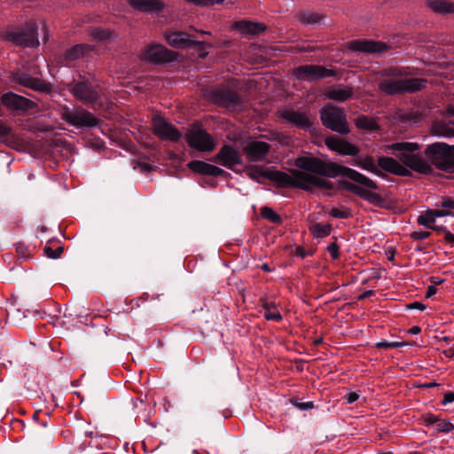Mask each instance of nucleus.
<instances>
[{
    "mask_svg": "<svg viewBox=\"0 0 454 454\" xmlns=\"http://www.w3.org/2000/svg\"><path fill=\"white\" fill-rule=\"evenodd\" d=\"M294 165L299 168L291 169V175L279 170L261 166H251L247 168V176L259 182L261 177L267 178L280 187L298 188L306 192H313L315 188L333 190V184L321 176L334 178L347 177L370 190H378V184L362 173L330 160H323L317 157L300 156L295 159Z\"/></svg>",
    "mask_w": 454,
    "mask_h": 454,
    "instance_id": "f257e3e1",
    "label": "nucleus"
},
{
    "mask_svg": "<svg viewBox=\"0 0 454 454\" xmlns=\"http://www.w3.org/2000/svg\"><path fill=\"white\" fill-rule=\"evenodd\" d=\"M419 145L412 142H396L387 146V152L394 154L404 166L424 175L433 172L432 166L437 169L454 173V145L435 142L427 146L424 154L427 160L414 153Z\"/></svg>",
    "mask_w": 454,
    "mask_h": 454,
    "instance_id": "f03ea898",
    "label": "nucleus"
},
{
    "mask_svg": "<svg viewBox=\"0 0 454 454\" xmlns=\"http://www.w3.org/2000/svg\"><path fill=\"white\" fill-rule=\"evenodd\" d=\"M38 27L35 21L30 20L24 23L11 25L3 32V38L17 46L36 48L39 46Z\"/></svg>",
    "mask_w": 454,
    "mask_h": 454,
    "instance_id": "7ed1b4c3",
    "label": "nucleus"
},
{
    "mask_svg": "<svg viewBox=\"0 0 454 454\" xmlns=\"http://www.w3.org/2000/svg\"><path fill=\"white\" fill-rule=\"evenodd\" d=\"M207 98L213 104L230 112H240L245 106L246 99L228 86L221 85L207 92Z\"/></svg>",
    "mask_w": 454,
    "mask_h": 454,
    "instance_id": "20e7f679",
    "label": "nucleus"
},
{
    "mask_svg": "<svg viewBox=\"0 0 454 454\" xmlns=\"http://www.w3.org/2000/svg\"><path fill=\"white\" fill-rule=\"evenodd\" d=\"M322 124L339 133L347 135L350 132L345 108L332 104L325 105L319 112Z\"/></svg>",
    "mask_w": 454,
    "mask_h": 454,
    "instance_id": "39448f33",
    "label": "nucleus"
},
{
    "mask_svg": "<svg viewBox=\"0 0 454 454\" xmlns=\"http://www.w3.org/2000/svg\"><path fill=\"white\" fill-rule=\"evenodd\" d=\"M427 82V81L424 78L386 79L380 82V90L387 95L414 93L422 90Z\"/></svg>",
    "mask_w": 454,
    "mask_h": 454,
    "instance_id": "423d86ee",
    "label": "nucleus"
},
{
    "mask_svg": "<svg viewBox=\"0 0 454 454\" xmlns=\"http://www.w3.org/2000/svg\"><path fill=\"white\" fill-rule=\"evenodd\" d=\"M61 118L77 129H90L100 124L99 119L81 106L74 107V109H70L67 106H63L61 109Z\"/></svg>",
    "mask_w": 454,
    "mask_h": 454,
    "instance_id": "0eeeda50",
    "label": "nucleus"
},
{
    "mask_svg": "<svg viewBox=\"0 0 454 454\" xmlns=\"http://www.w3.org/2000/svg\"><path fill=\"white\" fill-rule=\"evenodd\" d=\"M69 90L74 97L87 105H94L100 100L98 86L93 85L85 76L70 83Z\"/></svg>",
    "mask_w": 454,
    "mask_h": 454,
    "instance_id": "6e6552de",
    "label": "nucleus"
},
{
    "mask_svg": "<svg viewBox=\"0 0 454 454\" xmlns=\"http://www.w3.org/2000/svg\"><path fill=\"white\" fill-rule=\"evenodd\" d=\"M293 74L299 81L311 82L336 76L337 73L333 69H330L320 65H301L294 69Z\"/></svg>",
    "mask_w": 454,
    "mask_h": 454,
    "instance_id": "1a4fd4ad",
    "label": "nucleus"
},
{
    "mask_svg": "<svg viewBox=\"0 0 454 454\" xmlns=\"http://www.w3.org/2000/svg\"><path fill=\"white\" fill-rule=\"evenodd\" d=\"M164 37L171 47L177 49L202 50L205 46L212 47L211 43L195 40L193 35L183 31H166Z\"/></svg>",
    "mask_w": 454,
    "mask_h": 454,
    "instance_id": "9d476101",
    "label": "nucleus"
},
{
    "mask_svg": "<svg viewBox=\"0 0 454 454\" xmlns=\"http://www.w3.org/2000/svg\"><path fill=\"white\" fill-rule=\"evenodd\" d=\"M142 56L149 63L161 65L176 60L178 54L162 44L152 43L145 47Z\"/></svg>",
    "mask_w": 454,
    "mask_h": 454,
    "instance_id": "9b49d317",
    "label": "nucleus"
},
{
    "mask_svg": "<svg viewBox=\"0 0 454 454\" xmlns=\"http://www.w3.org/2000/svg\"><path fill=\"white\" fill-rule=\"evenodd\" d=\"M185 140L190 147L200 152H212L215 149L212 136L204 129H189Z\"/></svg>",
    "mask_w": 454,
    "mask_h": 454,
    "instance_id": "f8f14e48",
    "label": "nucleus"
},
{
    "mask_svg": "<svg viewBox=\"0 0 454 454\" xmlns=\"http://www.w3.org/2000/svg\"><path fill=\"white\" fill-rule=\"evenodd\" d=\"M1 103L12 111L21 113H27L38 107L35 101L12 91L4 93L1 96Z\"/></svg>",
    "mask_w": 454,
    "mask_h": 454,
    "instance_id": "ddd939ff",
    "label": "nucleus"
},
{
    "mask_svg": "<svg viewBox=\"0 0 454 454\" xmlns=\"http://www.w3.org/2000/svg\"><path fill=\"white\" fill-rule=\"evenodd\" d=\"M279 117L299 129L306 131L314 129L313 121L304 112L286 108L279 112Z\"/></svg>",
    "mask_w": 454,
    "mask_h": 454,
    "instance_id": "4468645a",
    "label": "nucleus"
},
{
    "mask_svg": "<svg viewBox=\"0 0 454 454\" xmlns=\"http://www.w3.org/2000/svg\"><path fill=\"white\" fill-rule=\"evenodd\" d=\"M153 129L154 135L162 140L178 142L182 137L181 132L161 117H156L153 120Z\"/></svg>",
    "mask_w": 454,
    "mask_h": 454,
    "instance_id": "2eb2a0df",
    "label": "nucleus"
},
{
    "mask_svg": "<svg viewBox=\"0 0 454 454\" xmlns=\"http://www.w3.org/2000/svg\"><path fill=\"white\" fill-rule=\"evenodd\" d=\"M325 145L333 152H335L343 156H357L360 153V148L340 137L337 135H332L325 138Z\"/></svg>",
    "mask_w": 454,
    "mask_h": 454,
    "instance_id": "dca6fc26",
    "label": "nucleus"
},
{
    "mask_svg": "<svg viewBox=\"0 0 454 454\" xmlns=\"http://www.w3.org/2000/svg\"><path fill=\"white\" fill-rule=\"evenodd\" d=\"M12 80L21 86L29 88L35 91L51 92V87L49 83L38 78L32 77L30 74L25 72H13L12 74Z\"/></svg>",
    "mask_w": 454,
    "mask_h": 454,
    "instance_id": "f3484780",
    "label": "nucleus"
},
{
    "mask_svg": "<svg viewBox=\"0 0 454 454\" xmlns=\"http://www.w3.org/2000/svg\"><path fill=\"white\" fill-rule=\"evenodd\" d=\"M214 161L233 170L235 165L242 163V157L239 152L232 145H224L214 157Z\"/></svg>",
    "mask_w": 454,
    "mask_h": 454,
    "instance_id": "a211bd4d",
    "label": "nucleus"
},
{
    "mask_svg": "<svg viewBox=\"0 0 454 454\" xmlns=\"http://www.w3.org/2000/svg\"><path fill=\"white\" fill-rule=\"evenodd\" d=\"M348 48L354 51L364 53H383L390 49L385 43L373 40H353L348 42Z\"/></svg>",
    "mask_w": 454,
    "mask_h": 454,
    "instance_id": "6ab92c4d",
    "label": "nucleus"
},
{
    "mask_svg": "<svg viewBox=\"0 0 454 454\" xmlns=\"http://www.w3.org/2000/svg\"><path fill=\"white\" fill-rule=\"evenodd\" d=\"M339 186L359 196L361 199L368 201L369 203L380 205L383 202V198L380 194L364 189L351 182L340 180L339 181Z\"/></svg>",
    "mask_w": 454,
    "mask_h": 454,
    "instance_id": "aec40b11",
    "label": "nucleus"
},
{
    "mask_svg": "<svg viewBox=\"0 0 454 454\" xmlns=\"http://www.w3.org/2000/svg\"><path fill=\"white\" fill-rule=\"evenodd\" d=\"M270 150V145L263 141H254L244 148V153L249 162L262 160Z\"/></svg>",
    "mask_w": 454,
    "mask_h": 454,
    "instance_id": "412c9836",
    "label": "nucleus"
},
{
    "mask_svg": "<svg viewBox=\"0 0 454 454\" xmlns=\"http://www.w3.org/2000/svg\"><path fill=\"white\" fill-rule=\"evenodd\" d=\"M187 166L192 171L208 176L227 177L231 176L228 172L219 167L202 160H192L187 164Z\"/></svg>",
    "mask_w": 454,
    "mask_h": 454,
    "instance_id": "4be33fe9",
    "label": "nucleus"
},
{
    "mask_svg": "<svg viewBox=\"0 0 454 454\" xmlns=\"http://www.w3.org/2000/svg\"><path fill=\"white\" fill-rule=\"evenodd\" d=\"M325 97L337 102H345L354 97L352 87L339 83L329 87L325 91Z\"/></svg>",
    "mask_w": 454,
    "mask_h": 454,
    "instance_id": "5701e85b",
    "label": "nucleus"
},
{
    "mask_svg": "<svg viewBox=\"0 0 454 454\" xmlns=\"http://www.w3.org/2000/svg\"><path fill=\"white\" fill-rule=\"evenodd\" d=\"M233 28L243 35H257L265 31L266 25L262 22H254L250 20H238L233 24Z\"/></svg>",
    "mask_w": 454,
    "mask_h": 454,
    "instance_id": "b1692460",
    "label": "nucleus"
},
{
    "mask_svg": "<svg viewBox=\"0 0 454 454\" xmlns=\"http://www.w3.org/2000/svg\"><path fill=\"white\" fill-rule=\"evenodd\" d=\"M129 5L141 12H160L164 9L160 0H128Z\"/></svg>",
    "mask_w": 454,
    "mask_h": 454,
    "instance_id": "393cba45",
    "label": "nucleus"
},
{
    "mask_svg": "<svg viewBox=\"0 0 454 454\" xmlns=\"http://www.w3.org/2000/svg\"><path fill=\"white\" fill-rule=\"evenodd\" d=\"M348 163L351 164L352 166L372 172L378 176H386V175L378 168L377 165L374 162L373 157L371 155H366L364 157L357 155L356 156L355 159L348 161Z\"/></svg>",
    "mask_w": 454,
    "mask_h": 454,
    "instance_id": "a878e982",
    "label": "nucleus"
},
{
    "mask_svg": "<svg viewBox=\"0 0 454 454\" xmlns=\"http://www.w3.org/2000/svg\"><path fill=\"white\" fill-rule=\"evenodd\" d=\"M453 216L454 213L445 209H427L424 214L419 215L417 222L424 227H430L434 223L436 217Z\"/></svg>",
    "mask_w": 454,
    "mask_h": 454,
    "instance_id": "bb28decb",
    "label": "nucleus"
},
{
    "mask_svg": "<svg viewBox=\"0 0 454 454\" xmlns=\"http://www.w3.org/2000/svg\"><path fill=\"white\" fill-rule=\"evenodd\" d=\"M92 50V47L88 44H76L70 49L67 50L64 54V60L66 65L69 62L79 59L84 57L88 52Z\"/></svg>",
    "mask_w": 454,
    "mask_h": 454,
    "instance_id": "cd10ccee",
    "label": "nucleus"
},
{
    "mask_svg": "<svg viewBox=\"0 0 454 454\" xmlns=\"http://www.w3.org/2000/svg\"><path fill=\"white\" fill-rule=\"evenodd\" d=\"M427 6L439 14L454 13V3L446 0H427Z\"/></svg>",
    "mask_w": 454,
    "mask_h": 454,
    "instance_id": "c85d7f7f",
    "label": "nucleus"
},
{
    "mask_svg": "<svg viewBox=\"0 0 454 454\" xmlns=\"http://www.w3.org/2000/svg\"><path fill=\"white\" fill-rule=\"evenodd\" d=\"M262 307L264 309V317L267 320H271L275 322H280L283 319L282 315L280 312L277 309V306L272 301H268L266 300H262Z\"/></svg>",
    "mask_w": 454,
    "mask_h": 454,
    "instance_id": "c756f323",
    "label": "nucleus"
},
{
    "mask_svg": "<svg viewBox=\"0 0 454 454\" xmlns=\"http://www.w3.org/2000/svg\"><path fill=\"white\" fill-rule=\"evenodd\" d=\"M355 124L358 129L375 131L379 129V125L376 121L368 115H359L355 120Z\"/></svg>",
    "mask_w": 454,
    "mask_h": 454,
    "instance_id": "7c9ffc66",
    "label": "nucleus"
},
{
    "mask_svg": "<svg viewBox=\"0 0 454 454\" xmlns=\"http://www.w3.org/2000/svg\"><path fill=\"white\" fill-rule=\"evenodd\" d=\"M297 18L304 25H314L319 23L324 16L317 12L303 11L297 15Z\"/></svg>",
    "mask_w": 454,
    "mask_h": 454,
    "instance_id": "2f4dec72",
    "label": "nucleus"
},
{
    "mask_svg": "<svg viewBox=\"0 0 454 454\" xmlns=\"http://www.w3.org/2000/svg\"><path fill=\"white\" fill-rule=\"evenodd\" d=\"M309 231L312 232L314 238L323 239L330 235L332 226L329 223L322 224L320 223H315L310 225Z\"/></svg>",
    "mask_w": 454,
    "mask_h": 454,
    "instance_id": "473e14b6",
    "label": "nucleus"
},
{
    "mask_svg": "<svg viewBox=\"0 0 454 454\" xmlns=\"http://www.w3.org/2000/svg\"><path fill=\"white\" fill-rule=\"evenodd\" d=\"M399 162L392 158L381 156L378 158V166L386 172L394 174Z\"/></svg>",
    "mask_w": 454,
    "mask_h": 454,
    "instance_id": "72a5a7b5",
    "label": "nucleus"
},
{
    "mask_svg": "<svg viewBox=\"0 0 454 454\" xmlns=\"http://www.w3.org/2000/svg\"><path fill=\"white\" fill-rule=\"evenodd\" d=\"M261 216L264 219L269 220L270 223L275 224H281L283 222L282 217L276 213L272 208L267 206H263L260 209Z\"/></svg>",
    "mask_w": 454,
    "mask_h": 454,
    "instance_id": "f704fd0d",
    "label": "nucleus"
},
{
    "mask_svg": "<svg viewBox=\"0 0 454 454\" xmlns=\"http://www.w3.org/2000/svg\"><path fill=\"white\" fill-rule=\"evenodd\" d=\"M385 74L394 78H401L411 75V73L408 71L407 67H390L385 71Z\"/></svg>",
    "mask_w": 454,
    "mask_h": 454,
    "instance_id": "c9c22d12",
    "label": "nucleus"
},
{
    "mask_svg": "<svg viewBox=\"0 0 454 454\" xmlns=\"http://www.w3.org/2000/svg\"><path fill=\"white\" fill-rule=\"evenodd\" d=\"M90 35L97 41H110L112 31L109 29L94 28Z\"/></svg>",
    "mask_w": 454,
    "mask_h": 454,
    "instance_id": "e433bc0d",
    "label": "nucleus"
},
{
    "mask_svg": "<svg viewBox=\"0 0 454 454\" xmlns=\"http://www.w3.org/2000/svg\"><path fill=\"white\" fill-rule=\"evenodd\" d=\"M435 430L438 433H449L454 430V425L446 419L439 418V420L435 423Z\"/></svg>",
    "mask_w": 454,
    "mask_h": 454,
    "instance_id": "4c0bfd02",
    "label": "nucleus"
},
{
    "mask_svg": "<svg viewBox=\"0 0 454 454\" xmlns=\"http://www.w3.org/2000/svg\"><path fill=\"white\" fill-rule=\"evenodd\" d=\"M15 246V251L17 253V255L20 259L27 260L30 257V251L28 247L21 242H19L14 245Z\"/></svg>",
    "mask_w": 454,
    "mask_h": 454,
    "instance_id": "58836bf2",
    "label": "nucleus"
},
{
    "mask_svg": "<svg viewBox=\"0 0 454 454\" xmlns=\"http://www.w3.org/2000/svg\"><path fill=\"white\" fill-rule=\"evenodd\" d=\"M329 215L332 217L340 218V219H348V218L352 217L351 210L347 207L344 208L343 210H340L336 207H333L329 211Z\"/></svg>",
    "mask_w": 454,
    "mask_h": 454,
    "instance_id": "ea45409f",
    "label": "nucleus"
},
{
    "mask_svg": "<svg viewBox=\"0 0 454 454\" xmlns=\"http://www.w3.org/2000/svg\"><path fill=\"white\" fill-rule=\"evenodd\" d=\"M187 3L192 4L197 6H210L214 4H220L224 2V0H184Z\"/></svg>",
    "mask_w": 454,
    "mask_h": 454,
    "instance_id": "a19ab883",
    "label": "nucleus"
},
{
    "mask_svg": "<svg viewBox=\"0 0 454 454\" xmlns=\"http://www.w3.org/2000/svg\"><path fill=\"white\" fill-rule=\"evenodd\" d=\"M421 420L423 421V425L425 427H431L435 425V423L439 420V416L433 413H426L421 416Z\"/></svg>",
    "mask_w": 454,
    "mask_h": 454,
    "instance_id": "79ce46f5",
    "label": "nucleus"
},
{
    "mask_svg": "<svg viewBox=\"0 0 454 454\" xmlns=\"http://www.w3.org/2000/svg\"><path fill=\"white\" fill-rule=\"evenodd\" d=\"M63 247H59L57 249H52L51 247L46 246L44 247V253L47 255V257L51 259H58L60 257L61 254L63 253Z\"/></svg>",
    "mask_w": 454,
    "mask_h": 454,
    "instance_id": "37998d69",
    "label": "nucleus"
},
{
    "mask_svg": "<svg viewBox=\"0 0 454 454\" xmlns=\"http://www.w3.org/2000/svg\"><path fill=\"white\" fill-rule=\"evenodd\" d=\"M437 207H442V209H454V200L450 197H444L440 203L436 204Z\"/></svg>",
    "mask_w": 454,
    "mask_h": 454,
    "instance_id": "c03bdc74",
    "label": "nucleus"
},
{
    "mask_svg": "<svg viewBox=\"0 0 454 454\" xmlns=\"http://www.w3.org/2000/svg\"><path fill=\"white\" fill-rule=\"evenodd\" d=\"M327 251L330 253L331 257L333 260H337L340 257L339 246L337 245L336 242L331 243L327 247Z\"/></svg>",
    "mask_w": 454,
    "mask_h": 454,
    "instance_id": "a18cd8bd",
    "label": "nucleus"
},
{
    "mask_svg": "<svg viewBox=\"0 0 454 454\" xmlns=\"http://www.w3.org/2000/svg\"><path fill=\"white\" fill-rule=\"evenodd\" d=\"M394 175H396L399 176L409 177V176H411L412 174L410 169H408L407 168H405L404 166H403L402 164L399 163Z\"/></svg>",
    "mask_w": 454,
    "mask_h": 454,
    "instance_id": "49530a36",
    "label": "nucleus"
},
{
    "mask_svg": "<svg viewBox=\"0 0 454 454\" xmlns=\"http://www.w3.org/2000/svg\"><path fill=\"white\" fill-rule=\"evenodd\" d=\"M431 233L429 231H413L410 234L413 240H422L429 238Z\"/></svg>",
    "mask_w": 454,
    "mask_h": 454,
    "instance_id": "de8ad7c7",
    "label": "nucleus"
},
{
    "mask_svg": "<svg viewBox=\"0 0 454 454\" xmlns=\"http://www.w3.org/2000/svg\"><path fill=\"white\" fill-rule=\"evenodd\" d=\"M294 404L296 408L300 409L301 411H308L314 407L313 402L301 403V402L295 401L294 403Z\"/></svg>",
    "mask_w": 454,
    "mask_h": 454,
    "instance_id": "09e8293b",
    "label": "nucleus"
},
{
    "mask_svg": "<svg viewBox=\"0 0 454 454\" xmlns=\"http://www.w3.org/2000/svg\"><path fill=\"white\" fill-rule=\"evenodd\" d=\"M427 229H431L433 231H434L435 232L437 233H444V239L446 240V238H447V233L448 232H450V231L447 230V228L443 225H435V224H431L430 227H427Z\"/></svg>",
    "mask_w": 454,
    "mask_h": 454,
    "instance_id": "8fccbe9b",
    "label": "nucleus"
},
{
    "mask_svg": "<svg viewBox=\"0 0 454 454\" xmlns=\"http://www.w3.org/2000/svg\"><path fill=\"white\" fill-rule=\"evenodd\" d=\"M12 134V129L10 127L5 126L1 121H0V137H7L11 136Z\"/></svg>",
    "mask_w": 454,
    "mask_h": 454,
    "instance_id": "3c124183",
    "label": "nucleus"
},
{
    "mask_svg": "<svg viewBox=\"0 0 454 454\" xmlns=\"http://www.w3.org/2000/svg\"><path fill=\"white\" fill-rule=\"evenodd\" d=\"M359 398V395L356 392H350L345 395L346 403L351 404L357 401Z\"/></svg>",
    "mask_w": 454,
    "mask_h": 454,
    "instance_id": "603ef678",
    "label": "nucleus"
},
{
    "mask_svg": "<svg viewBox=\"0 0 454 454\" xmlns=\"http://www.w3.org/2000/svg\"><path fill=\"white\" fill-rule=\"evenodd\" d=\"M454 402V392L448 391L444 393L443 399L442 401V404L446 405L447 403Z\"/></svg>",
    "mask_w": 454,
    "mask_h": 454,
    "instance_id": "864d4df0",
    "label": "nucleus"
},
{
    "mask_svg": "<svg viewBox=\"0 0 454 454\" xmlns=\"http://www.w3.org/2000/svg\"><path fill=\"white\" fill-rule=\"evenodd\" d=\"M407 308L409 309H419L424 310L426 309V305L419 301H414L407 305Z\"/></svg>",
    "mask_w": 454,
    "mask_h": 454,
    "instance_id": "5fc2aeb1",
    "label": "nucleus"
},
{
    "mask_svg": "<svg viewBox=\"0 0 454 454\" xmlns=\"http://www.w3.org/2000/svg\"><path fill=\"white\" fill-rule=\"evenodd\" d=\"M444 281H445V279H443L440 277H436V276H432L429 278V282H430L431 286H434L441 285Z\"/></svg>",
    "mask_w": 454,
    "mask_h": 454,
    "instance_id": "6e6d98bb",
    "label": "nucleus"
},
{
    "mask_svg": "<svg viewBox=\"0 0 454 454\" xmlns=\"http://www.w3.org/2000/svg\"><path fill=\"white\" fill-rule=\"evenodd\" d=\"M374 291L373 290H367L365 292H364L363 294H361L358 297H357V300L358 301H364L371 296H372L374 294Z\"/></svg>",
    "mask_w": 454,
    "mask_h": 454,
    "instance_id": "4d7b16f0",
    "label": "nucleus"
},
{
    "mask_svg": "<svg viewBox=\"0 0 454 454\" xmlns=\"http://www.w3.org/2000/svg\"><path fill=\"white\" fill-rule=\"evenodd\" d=\"M437 293V288L434 286H428L426 293V297L430 298Z\"/></svg>",
    "mask_w": 454,
    "mask_h": 454,
    "instance_id": "13d9d810",
    "label": "nucleus"
},
{
    "mask_svg": "<svg viewBox=\"0 0 454 454\" xmlns=\"http://www.w3.org/2000/svg\"><path fill=\"white\" fill-rule=\"evenodd\" d=\"M295 255L303 259L306 257L307 253L305 252V250L302 247H297L295 249Z\"/></svg>",
    "mask_w": 454,
    "mask_h": 454,
    "instance_id": "bf43d9fd",
    "label": "nucleus"
},
{
    "mask_svg": "<svg viewBox=\"0 0 454 454\" xmlns=\"http://www.w3.org/2000/svg\"><path fill=\"white\" fill-rule=\"evenodd\" d=\"M378 348H390V342L387 340L380 341L376 344Z\"/></svg>",
    "mask_w": 454,
    "mask_h": 454,
    "instance_id": "052dcab7",
    "label": "nucleus"
},
{
    "mask_svg": "<svg viewBox=\"0 0 454 454\" xmlns=\"http://www.w3.org/2000/svg\"><path fill=\"white\" fill-rule=\"evenodd\" d=\"M421 332V328L418 325H414L412 327H411L408 331L409 333L411 334H419V333Z\"/></svg>",
    "mask_w": 454,
    "mask_h": 454,
    "instance_id": "680f3d73",
    "label": "nucleus"
},
{
    "mask_svg": "<svg viewBox=\"0 0 454 454\" xmlns=\"http://www.w3.org/2000/svg\"><path fill=\"white\" fill-rule=\"evenodd\" d=\"M405 342H399V341H392L390 342V348H398L405 346Z\"/></svg>",
    "mask_w": 454,
    "mask_h": 454,
    "instance_id": "e2e57ef3",
    "label": "nucleus"
},
{
    "mask_svg": "<svg viewBox=\"0 0 454 454\" xmlns=\"http://www.w3.org/2000/svg\"><path fill=\"white\" fill-rule=\"evenodd\" d=\"M445 130L442 132V136L444 137H453L454 136V129L451 128H445Z\"/></svg>",
    "mask_w": 454,
    "mask_h": 454,
    "instance_id": "0e129e2a",
    "label": "nucleus"
},
{
    "mask_svg": "<svg viewBox=\"0 0 454 454\" xmlns=\"http://www.w3.org/2000/svg\"><path fill=\"white\" fill-rule=\"evenodd\" d=\"M206 48H209L208 46H205L202 50H198L200 51L199 58L200 59H206L208 55V52L205 51Z\"/></svg>",
    "mask_w": 454,
    "mask_h": 454,
    "instance_id": "69168bd1",
    "label": "nucleus"
},
{
    "mask_svg": "<svg viewBox=\"0 0 454 454\" xmlns=\"http://www.w3.org/2000/svg\"><path fill=\"white\" fill-rule=\"evenodd\" d=\"M446 242L450 243L451 246H454V234H452L451 232H448Z\"/></svg>",
    "mask_w": 454,
    "mask_h": 454,
    "instance_id": "338daca9",
    "label": "nucleus"
},
{
    "mask_svg": "<svg viewBox=\"0 0 454 454\" xmlns=\"http://www.w3.org/2000/svg\"><path fill=\"white\" fill-rule=\"evenodd\" d=\"M443 353L447 357H450V358L453 357L454 356V348H450L447 350H444Z\"/></svg>",
    "mask_w": 454,
    "mask_h": 454,
    "instance_id": "774afa93",
    "label": "nucleus"
}]
</instances>
